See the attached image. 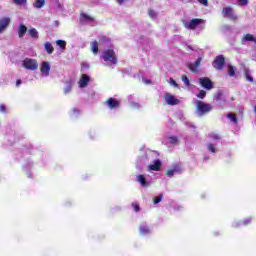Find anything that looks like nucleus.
Segmentation results:
<instances>
[{
	"mask_svg": "<svg viewBox=\"0 0 256 256\" xmlns=\"http://www.w3.org/2000/svg\"><path fill=\"white\" fill-rule=\"evenodd\" d=\"M102 59L106 63H112V65H117L119 63V60L117 58V54L115 53V50L113 48H109L107 50H104L102 53Z\"/></svg>",
	"mask_w": 256,
	"mask_h": 256,
	"instance_id": "obj_1",
	"label": "nucleus"
},
{
	"mask_svg": "<svg viewBox=\"0 0 256 256\" xmlns=\"http://www.w3.org/2000/svg\"><path fill=\"white\" fill-rule=\"evenodd\" d=\"M196 110L200 117L203 115H207V113H211L213 111V106L211 104L205 103L203 101H196Z\"/></svg>",
	"mask_w": 256,
	"mask_h": 256,
	"instance_id": "obj_2",
	"label": "nucleus"
},
{
	"mask_svg": "<svg viewBox=\"0 0 256 256\" xmlns=\"http://www.w3.org/2000/svg\"><path fill=\"white\" fill-rule=\"evenodd\" d=\"M22 66L27 71H37L39 69V62L33 58H26L22 61Z\"/></svg>",
	"mask_w": 256,
	"mask_h": 256,
	"instance_id": "obj_3",
	"label": "nucleus"
},
{
	"mask_svg": "<svg viewBox=\"0 0 256 256\" xmlns=\"http://www.w3.org/2000/svg\"><path fill=\"white\" fill-rule=\"evenodd\" d=\"M199 25H205V20L201 18H194L189 22L184 23V27H186V29H190V31H195Z\"/></svg>",
	"mask_w": 256,
	"mask_h": 256,
	"instance_id": "obj_4",
	"label": "nucleus"
},
{
	"mask_svg": "<svg viewBox=\"0 0 256 256\" xmlns=\"http://www.w3.org/2000/svg\"><path fill=\"white\" fill-rule=\"evenodd\" d=\"M212 67H214V69H216L217 71H223V68L225 67V56H216L214 61L212 62Z\"/></svg>",
	"mask_w": 256,
	"mask_h": 256,
	"instance_id": "obj_5",
	"label": "nucleus"
},
{
	"mask_svg": "<svg viewBox=\"0 0 256 256\" xmlns=\"http://www.w3.org/2000/svg\"><path fill=\"white\" fill-rule=\"evenodd\" d=\"M222 15L223 17H227V19H230V21H237L238 19L237 14H235L231 6L224 7L222 9Z\"/></svg>",
	"mask_w": 256,
	"mask_h": 256,
	"instance_id": "obj_6",
	"label": "nucleus"
},
{
	"mask_svg": "<svg viewBox=\"0 0 256 256\" xmlns=\"http://www.w3.org/2000/svg\"><path fill=\"white\" fill-rule=\"evenodd\" d=\"M199 83L201 87L207 89V91H211V89H213V81H211V79H209L208 77L200 78Z\"/></svg>",
	"mask_w": 256,
	"mask_h": 256,
	"instance_id": "obj_7",
	"label": "nucleus"
},
{
	"mask_svg": "<svg viewBox=\"0 0 256 256\" xmlns=\"http://www.w3.org/2000/svg\"><path fill=\"white\" fill-rule=\"evenodd\" d=\"M164 99H165L167 105H171L172 107L175 105H179V103H181V101H179V99L175 98V96H173V94H169V93H166L164 95Z\"/></svg>",
	"mask_w": 256,
	"mask_h": 256,
	"instance_id": "obj_8",
	"label": "nucleus"
},
{
	"mask_svg": "<svg viewBox=\"0 0 256 256\" xmlns=\"http://www.w3.org/2000/svg\"><path fill=\"white\" fill-rule=\"evenodd\" d=\"M106 105H107V107H109V109H117L121 106V102H119L115 98H108L106 100Z\"/></svg>",
	"mask_w": 256,
	"mask_h": 256,
	"instance_id": "obj_9",
	"label": "nucleus"
},
{
	"mask_svg": "<svg viewBox=\"0 0 256 256\" xmlns=\"http://www.w3.org/2000/svg\"><path fill=\"white\" fill-rule=\"evenodd\" d=\"M40 71L44 77H49V73L51 72V66L49 65V62H42Z\"/></svg>",
	"mask_w": 256,
	"mask_h": 256,
	"instance_id": "obj_10",
	"label": "nucleus"
},
{
	"mask_svg": "<svg viewBox=\"0 0 256 256\" xmlns=\"http://www.w3.org/2000/svg\"><path fill=\"white\" fill-rule=\"evenodd\" d=\"M89 81H91V78L87 75V74H82L78 85L81 89L87 87V85H89Z\"/></svg>",
	"mask_w": 256,
	"mask_h": 256,
	"instance_id": "obj_11",
	"label": "nucleus"
},
{
	"mask_svg": "<svg viewBox=\"0 0 256 256\" xmlns=\"http://www.w3.org/2000/svg\"><path fill=\"white\" fill-rule=\"evenodd\" d=\"M9 23H11V19L8 17L0 19V33H3L6 27H9Z\"/></svg>",
	"mask_w": 256,
	"mask_h": 256,
	"instance_id": "obj_12",
	"label": "nucleus"
},
{
	"mask_svg": "<svg viewBox=\"0 0 256 256\" xmlns=\"http://www.w3.org/2000/svg\"><path fill=\"white\" fill-rule=\"evenodd\" d=\"M201 58H198L195 63H190L188 65V69H190V71H192V73H197L198 69H199V65H201Z\"/></svg>",
	"mask_w": 256,
	"mask_h": 256,
	"instance_id": "obj_13",
	"label": "nucleus"
},
{
	"mask_svg": "<svg viewBox=\"0 0 256 256\" xmlns=\"http://www.w3.org/2000/svg\"><path fill=\"white\" fill-rule=\"evenodd\" d=\"M150 171H159L161 169V160H155L154 164L149 165Z\"/></svg>",
	"mask_w": 256,
	"mask_h": 256,
	"instance_id": "obj_14",
	"label": "nucleus"
},
{
	"mask_svg": "<svg viewBox=\"0 0 256 256\" xmlns=\"http://www.w3.org/2000/svg\"><path fill=\"white\" fill-rule=\"evenodd\" d=\"M137 181L142 185V187H147L149 184H147V178L143 174H140L137 176Z\"/></svg>",
	"mask_w": 256,
	"mask_h": 256,
	"instance_id": "obj_15",
	"label": "nucleus"
},
{
	"mask_svg": "<svg viewBox=\"0 0 256 256\" xmlns=\"http://www.w3.org/2000/svg\"><path fill=\"white\" fill-rule=\"evenodd\" d=\"M25 33H27V26L24 24H20L19 30H18V37L21 39V37H25Z\"/></svg>",
	"mask_w": 256,
	"mask_h": 256,
	"instance_id": "obj_16",
	"label": "nucleus"
},
{
	"mask_svg": "<svg viewBox=\"0 0 256 256\" xmlns=\"http://www.w3.org/2000/svg\"><path fill=\"white\" fill-rule=\"evenodd\" d=\"M44 49L48 53V55L53 54V51H55V48L53 47V45L50 42H46L44 44Z\"/></svg>",
	"mask_w": 256,
	"mask_h": 256,
	"instance_id": "obj_17",
	"label": "nucleus"
},
{
	"mask_svg": "<svg viewBox=\"0 0 256 256\" xmlns=\"http://www.w3.org/2000/svg\"><path fill=\"white\" fill-rule=\"evenodd\" d=\"M28 33L32 39H39V32L35 28H31L28 30Z\"/></svg>",
	"mask_w": 256,
	"mask_h": 256,
	"instance_id": "obj_18",
	"label": "nucleus"
},
{
	"mask_svg": "<svg viewBox=\"0 0 256 256\" xmlns=\"http://www.w3.org/2000/svg\"><path fill=\"white\" fill-rule=\"evenodd\" d=\"M140 235H149L151 233V229L149 226H140L139 227Z\"/></svg>",
	"mask_w": 256,
	"mask_h": 256,
	"instance_id": "obj_19",
	"label": "nucleus"
},
{
	"mask_svg": "<svg viewBox=\"0 0 256 256\" xmlns=\"http://www.w3.org/2000/svg\"><path fill=\"white\" fill-rule=\"evenodd\" d=\"M242 41H252L256 45V38L253 34H246L244 35Z\"/></svg>",
	"mask_w": 256,
	"mask_h": 256,
	"instance_id": "obj_20",
	"label": "nucleus"
},
{
	"mask_svg": "<svg viewBox=\"0 0 256 256\" xmlns=\"http://www.w3.org/2000/svg\"><path fill=\"white\" fill-rule=\"evenodd\" d=\"M235 73H237V68L233 65H228V75L229 77H235Z\"/></svg>",
	"mask_w": 256,
	"mask_h": 256,
	"instance_id": "obj_21",
	"label": "nucleus"
},
{
	"mask_svg": "<svg viewBox=\"0 0 256 256\" xmlns=\"http://www.w3.org/2000/svg\"><path fill=\"white\" fill-rule=\"evenodd\" d=\"M45 5V0H35L33 7L35 9H41Z\"/></svg>",
	"mask_w": 256,
	"mask_h": 256,
	"instance_id": "obj_22",
	"label": "nucleus"
},
{
	"mask_svg": "<svg viewBox=\"0 0 256 256\" xmlns=\"http://www.w3.org/2000/svg\"><path fill=\"white\" fill-rule=\"evenodd\" d=\"M80 17H82L84 21H95V18H93V16H90L89 14L81 13Z\"/></svg>",
	"mask_w": 256,
	"mask_h": 256,
	"instance_id": "obj_23",
	"label": "nucleus"
},
{
	"mask_svg": "<svg viewBox=\"0 0 256 256\" xmlns=\"http://www.w3.org/2000/svg\"><path fill=\"white\" fill-rule=\"evenodd\" d=\"M92 53H94V55L99 53V44H97V41L92 43Z\"/></svg>",
	"mask_w": 256,
	"mask_h": 256,
	"instance_id": "obj_24",
	"label": "nucleus"
},
{
	"mask_svg": "<svg viewBox=\"0 0 256 256\" xmlns=\"http://www.w3.org/2000/svg\"><path fill=\"white\" fill-rule=\"evenodd\" d=\"M226 117L228 118V119H230L231 121H232V123H238V119H237V116L235 115V114H233V113H228L227 115H226Z\"/></svg>",
	"mask_w": 256,
	"mask_h": 256,
	"instance_id": "obj_25",
	"label": "nucleus"
},
{
	"mask_svg": "<svg viewBox=\"0 0 256 256\" xmlns=\"http://www.w3.org/2000/svg\"><path fill=\"white\" fill-rule=\"evenodd\" d=\"M244 75L247 81H249L250 83H253V76H251V74L249 73V69H245Z\"/></svg>",
	"mask_w": 256,
	"mask_h": 256,
	"instance_id": "obj_26",
	"label": "nucleus"
},
{
	"mask_svg": "<svg viewBox=\"0 0 256 256\" xmlns=\"http://www.w3.org/2000/svg\"><path fill=\"white\" fill-rule=\"evenodd\" d=\"M208 137H210V139H213L214 141H219V139H221V136H219V134L215 132L210 133Z\"/></svg>",
	"mask_w": 256,
	"mask_h": 256,
	"instance_id": "obj_27",
	"label": "nucleus"
},
{
	"mask_svg": "<svg viewBox=\"0 0 256 256\" xmlns=\"http://www.w3.org/2000/svg\"><path fill=\"white\" fill-rule=\"evenodd\" d=\"M56 44L58 45V47H60L61 49H65V47H67V42H65V40H57Z\"/></svg>",
	"mask_w": 256,
	"mask_h": 256,
	"instance_id": "obj_28",
	"label": "nucleus"
},
{
	"mask_svg": "<svg viewBox=\"0 0 256 256\" xmlns=\"http://www.w3.org/2000/svg\"><path fill=\"white\" fill-rule=\"evenodd\" d=\"M172 171H173L174 173H181V172L183 171V169L181 168V165L176 164V165H174V166L172 167Z\"/></svg>",
	"mask_w": 256,
	"mask_h": 256,
	"instance_id": "obj_29",
	"label": "nucleus"
},
{
	"mask_svg": "<svg viewBox=\"0 0 256 256\" xmlns=\"http://www.w3.org/2000/svg\"><path fill=\"white\" fill-rule=\"evenodd\" d=\"M196 97H198V99H203L204 97H207V92L205 90H200Z\"/></svg>",
	"mask_w": 256,
	"mask_h": 256,
	"instance_id": "obj_30",
	"label": "nucleus"
},
{
	"mask_svg": "<svg viewBox=\"0 0 256 256\" xmlns=\"http://www.w3.org/2000/svg\"><path fill=\"white\" fill-rule=\"evenodd\" d=\"M182 81H183V83H185L186 87H189L191 85L189 78L185 75L182 76Z\"/></svg>",
	"mask_w": 256,
	"mask_h": 256,
	"instance_id": "obj_31",
	"label": "nucleus"
},
{
	"mask_svg": "<svg viewBox=\"0 0 256 256\" xmlns=\"http://www.w3.org/2000/svg\"><path fill=\"white\" fill-rule=\"evenodd\" d=\"M13 3L15 5H26L27 4V0H13Z\"/></svg>",
	"mask_w": 256,
	"mask_h": 256,
	"instance_id": "obj_32",
	"label": "nucleus"
},
{
	"mask_svg": "<svg viewBox=\"0 0 256 256\" xmlns=\"http://www.w3.org/2000/svg\"><path fill=\"white\" fill-rule=\"evenodd\" d=\"M208 150H209L211 153H217V149L215 148V144H209V145H208Z\"/></svg>",
	"mask_w": 256,
	"mask_h": 256,
	"instance_id": "obj_33",
	"label": "nucleus"
},
{
	"mask_svg": "<svg viewBox=\"0 0 256 256\" xmlns=\"http://www.w3.org/2000/svg\"><path fill=\"white\" fill-rule=\"evenodd\" d=\"M132 207L136 213H139L141 211V207L137 203H132Z\"/></svg>",
	"mask_w": 256,
	"mask_h": 256,
	"instance_id": "obj_34",
	"label": "nucleus"
},
{
	"mask_svg": "<svg viewBox=\"0 0 256 256\" xmlns=\"http://www.w3.org/2000/svg\"><path fill=\"white\" fill-rule=\"evenodd\" d=\"M161 201H163V196H162V195H160V196L154 198L153 203H154L155 205H157V203H161Z\"/></svg>",
	"mask_w": 256,
	"mask_h": 256,
	"instance_id": "obj_35",
	"label": "nucleus"
},
{
	"mask_svg": "<svg viewBox=\"0 0 256 256\" xmlns=\"http://www.w3.org/2000/svg\"><path fill=\"white\" fill-rule=\"evenodd\" d=\"M238 3L242 7H245V6L249 5V0H238Z\"/></svg>",
	"mask_w": 256,
	"mask_h": 256,
	"instance_id": "obj_36",
	"label": "nucleus"
},
{
	"mask_svg": "<svg viewBox=\"0 0 256 256\" xmlns=\"http://www.w3.org/2000/svg\"><path fill=\"white\" fill-rule=\"evenodd\" d=\"M148 15H149V17H152V18L157 17V13H155L154 10H152V9H150L148 11Z\"/></svg>",
	"mask_w": 256,
	"mask_h": 256,
	"instance_id": "obj_37",
	"label": "nucleus"
},
{
	"mask_svg": "<svg viewBox=\"0 0 256 256\" xmlns=\"http://www.w3.org/2000/svg\"><path fill=\"white\" fill-rule=\"evenodd\" d=\"M169 141H170V143H171L172 145H175V143H177V137L171 136V137L169 138Z\"/></svg>",
	"mask_w": 256,
	"mask_h": 256,
	"instance_id": "obj_38",
	"label": "nucleus"
},
{
	"mask_svg": "<svg viewBox=\"0 0 256 256\" xmlns=\"http://www.w3.org/2000/svg\"><path fill=\"white\" fill-rule=\"evenodd\" d=\"M166 175H167V177H173V175H175V172L171 168V169L167 170Z\"/></svg>",
	"mask_w": 256,
	"mask_h": 256,
	"instance_id": "obj_39",
	"label": "nucleus"
},
{
	"mask_svg": "<svg viewBox=\"0 0 256 256\" xmlns=\"http://www.w3.org/2000/svg\"><path fill=\"white\" fill-rule=\"evenodd\" d=\"M222 98H223V93L219 91L216 95V101H221Z\"/></svg>",
	"mask_w": 256,
	"mask_h": 256,
	"instance_id": "obj_40",
	"label": "nucleus"
},
{
	"mask_svg": "<svg viewBox=\"0 0 256 256\" xmlns=\"http://www.w3.org/2000/svg\"><path fill=\"white\" fill-rule=\"evenodd\" d=\"M0 113H7V107L4 104L0 105Z\"/></svg>",
	"mask_w": 256,
	"mask_h": 256,
	"instance_id": "obj_41",
	"label": "nucleus"
},
{
	"mask_svg": "<svg viewBox=\"0 0 256 256\" xmlns=\"http://www.w3.org/2000/svg\"><path fill=\"white\" fill-rule=\"evenodd\" d=\"M198 2H199L201 5H204L205 7H207V5H209V0H198Z\"/></svg>",
	"mask_w": 256,
	"mask_h": 256,
	"instance_id": "obj_42",
	"label": "nucleus"
},
{
	"mask_svg": "<svg viewBox=\"0 0 256 256\" xmlns=\"http://www.w3.org/2000/svg\"><path fill=\"white\" fill-rule=\"evenodd\" d=\"M71 89H72L71 85L67 86V87L64 89L65 95H67V93H71Z\"/></svg>",
	"mask_w": 256,
	"mask_h": 256,
	"instance_id": "obj_43",
	"label": "nucleus"
},
{
	"mask_svg": "<svg viewBox=\"0 0 256 256\" xmlns=\"http://www.w3.org/2000/svg\"><path fill=\"white\" fill-rule=\"evenodd\" d=\"M251 223V218H246L243 220V225H249Z\"/></svg>",
	"mask_w": 256,
	"mask_h": 256,
	"instance_id": "obj_44",
	"label": "nucleus"
},
{
	"mask_svg": "<svg viewBox=\"0 0 256 256\" xmlns=\"http://www.w3.org/2000/svg\"><path fill=\"white\" fill-rule=\"evenodd\" d=\"M170 83H171V85H174V87H179V85L173 78H170Z\"/></svg>",
	"mask_w": 256,
	"mask_h": 256,
	"instance_id": "obj_45",
	"label": "nucleus"
},
{
	"mask_svg": "<svg viewBox=\"0 0 256 256\" xmlns=\"http://www.w3.org/2000/svg\"><path fill=\"white\" fill-rule=\"evenodd\" d=\"M125 1H129V0H117V3L118 5H123Z\"/></svg>",
	"mask_w": 256,
	"mask_h": 256,
	"instance_id": "obj_46",
	"label": "nucleus"
},
{
	"mask_svg": "<svg viewBox=\"0 0 256 256\" xmlns=\"http://www.w3.org/2000/svg\"><path fill=\"white\" fill-rule=\"evenodd\" d=\"M21 83H23V82L21 81V79H18V80L16 81V87H19V85H21Z\"/></svg>",
	"mask_w": 256,
	"mask_h": 256,
	"instance_id": "obj_47",
	"label": "nucleus"
},
{
	"mask_svg": "<svg viewBox=\"0 0 256 256\" xmlns=\"http://www.w3.org/2000/svg\"><path fill=\"white\" fill-rule=\"evenodd\" d=\"M73 113H77V115H79V110L73 109Z\"/></svg>",
	"mask_w": 256,
	"mask_h": 256,
	"instance_id": "obj_48",
	"label": "nucleus"
},
{
	"mask_svg": "<svg viewBox=\"0 0 256 256\" xmlns=\"http://www.w3.org/2000/svg\"><path fill=\"white\" fill-rule=\"evenodd\" d=\"M54 23H55L56 27H59V21L58 20H56Z\"/></svg>",
	"mask_w": 256,
	"mask_h": 256,
	"instance_id": "obj_49",
	"label": "nucleus"
},
{
	"mask_svg": "<svg viewBox=\"0 0 256 256\" xmlns=\"http://www.w3.org/2000/svg\"><path fill=\"white\" fill-rule=\"evenodd\" d=\"M58 7H63L61 4H58Z\"/></svg>",
	"mask_w": 256,
	"mask_h": 256,
	"instance_id": "obj_50",
	"label": "nucleus"
}]
</instances>
